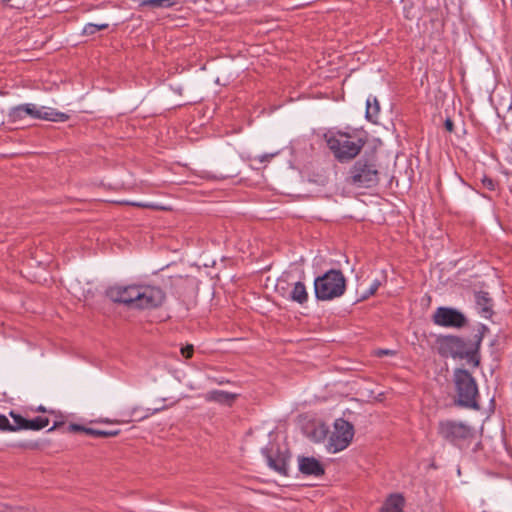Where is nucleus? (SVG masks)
I'll return each mask as SVG.
<instances>
[{"mask_svg": "<svg viewBox=\"0 0 512 512\" xmlns=\"http://www.w3.org/2000/svg\"><path fill=\"white\" fill-rule=\"evenodd\" d=\"M486 331H488L487 326L481 324L479 334L474 336L473 343L454 335L439 336L436 339L437 351L442 357L467 359L469 363L478 366L480 363L478 351Z\"/></svg>", "mask_w": 512, "mask_h": 512, "instance_id": "nucleus-1", "label": "nucleus"}, {"mask_svg": "<svg viewBox=\"0 0 512 512\" xmlns=\"http://www.w3.org/2000/svg\"><path fill=\"white\" fill-rule=\"evenodd\" d=\"M346 290V279L341 270L330 269L314 280L315 297L320 301L338 298Z\"/></svg>", "mask_w": 512, "mask_h": 512, "instance_id": "nucleus-2", "label": "nucleus"}, {"mask_svg": "<svg viewBox=\"0 0 512 512\" xmlns=\"http://www.w3.org/2000/svg\"><path fill=\"white\" fill-rule=\"evenodd\" d=\"M348 183L358 188H372L379 183V171L374 157L358 159L349 170Z\"/></svg>", "mask_w": 512, "mask_h": 512, "instance_id": "nucleus-3", "label": "nucleus"}, {"mask_svg": "<svg viewBox=\"0 0 512 512\" xmlns=\"http://www.w3.org/2000/svg\"><path fill=\"white\" fill-rule=\"evenodd\" d=\"M325 138L328 148L340 162L355 158L365 145L363 139L358 138L357 140H352L346 133L331 136L326 135Z\"/></svg>", "mask_w": 512, "mask_h": 512, "instance_id": "nucleus-4", "label": "nucleus"}, {"mask_svg": "<svg viewBox=\"0 0 512 512\" xmlns=\"http://www.w3.org/2000/svg\"><path fill=\"white\" fill-rule=\"evenodd\" d=\"M454 383L458 405L478 409V387L473 376L465 369H456L454 372Z\"/></svg>", "mask_w": 512, "mask_h": 512, "instance_id": "nucleus-5", "label": "nucleus"}, {"mask_svg": "<svg viewBox=\"0 0 512 512\" xmlns=\"http://www.w3.org/2000/svg\"><path fill=\"white\" fill-rule=\"evenodd\" d=\"M33 119H43L54 122H64L69 116L63 112H58L51 108H37L34 104H21L9 110L8 119L11 123H19L26 117Z\"/></svg>", "mask_w": 512, "mask_h": 512, "instance_id": "nucleus-6", "label": "nucleus"}, {"mask_svg": "<svg viewBox=\"0 0 512 512\" xmlns=\"http://www.w3.org/2000/svg\"><path fill=\"white\" fill-rule=\"evenodd\" d=\"M437 433L444 441L458 447L462 442L474 437L473 427L464 422L450 419L439 421Z\"/></svg>", "mask_w": 512, "mask_h": 512, "instance_id": "nucleus-7", "label": "nucleus"}, {"mask_svg": "<svg viewBox=\"0 0 512 512\" xmlns=\"http://www.w3.org/2000/svg\"><path fill=\"white\" fill-rule=\"evenodd\" d=\"M354 437L353 425L343 418H338L334 422L332 431L327 444V449L331 453H337L349 446Z\"/></svg>", "mask_w": 512, "mask_h": 512, "instance_id": "nucleus-8", "label": "nucleus"}, {"mask_svg": "<svg viewBox=\"0 0 512 512\" xmlns=\"http://www.w3.org/2000/svg\"><path fill=\"white\" fill-rule=\"evenodd\" d=\"M435 325L448 328H462L467 324L466 316L452 307H438L432 315Z\"/></svg>", "mask_w": 512, "mask_h": 512, "instance_id": "nucleus-9", "label": "nucleus"}, {"mask_svg": "<svg viewBox=\"0 0 512 512\" xmlns=\"http://www.w3.org/2000/svg\"><path fill=\"white\" fill-rule=\"evenodd\" d=\"M106 296L114 303L136 308L138 294V285H114L107 288Z\"/></svg>", "mask_w": 512, "mask_h": 512, "instance_id": "nucleus-10", "label": "nucleus"}, {"mask_svg": "<svg viewBox=\"0 0 512 512\" xmlns=\"http://www.w3.org/2000/svg\"><path fill=\"white\" fill-rule=\"evenodd\" d=\"M138 294L136 308L153 309L162 305L165 300L164 291L156 286L138 285Z\"/></svg>", "mask_w": 512, "mask_h": 512, "instance_id": "nucleus-11", "label": "nucleus"}, {"mask_svg": "<svg viewBox=\"0 0 512 512\" xmlns=\"http://www.w3.org/2000/svg\"><path fill=\"white\" fill-rule=\"evenodd\" d=\"M263 453L266 456L267 464L270 468L281 475H288V460L290 458L288 453L282 452L279 449L275 452L264 450Z\"/></svg>", "mask_w": 512, "mask_h": 512, "instance_id": "nucleus-12", "label": "nucleus"}, {"mask_svg": "<svg viewBox=\"0 0 512 512\" xmlns=\"http://www.w3.org/2000/svg\"><path fill=\"white\" fill-rule=\"evenodd\" d=\"M299 471L307 476L320 477L324 475L323 465L314 457L299 456Z\"/></svg>", "mask_w": 512, "mask_h": 512, "instance_id": "nucleus-13", "label": "nucleus"}, {"mask_svg": "<svg viewBox=\"0 0 512 512\" xmlns=\"http://www.w3.org/2000/svg\"><path fill=\"white\" fill-rule=\"evenodd\" d=\"M475 302L480 315L485 319H490L493 315V303L488 292L478 291L475 293Z\"/></svg>", "mask_w": 512, "mask_h": 512, "instance_id": "nucleus-14", "label": "nucleus"}, {"mask_svg": "<svg viewBox=\"0 0 512 512\" xmlns=\"http://www.w3.org/2000/svg\"><path fill=\"white\" fill-rule=\"evenodd\" d=\"M10 416L14 421V424H11L8 418L5 415H0L1 418L4 419L5 423L0 426L1 431H18L25 430L27 419L21 416L20 414L15 413L14 411L10 412Z\"/></svg>", "mask_w": 512, "mask_h": 512, "instance_id": "nucleus-15", "label": "nucleus"}, {"mask_svg": "<svg viewBox=\"0 0 512 512\" xmlns=\"http://www.w3.org/2000/svg\"><path fill=\"white\" fill-rule=\"evenodd\" d=\"M237 398V394H233L230 392L222 391V390H213L208 392L205 395V399L207 401L217 402L220 404L232 405V403Z\"/></svg>", "mask_w": 512, "mask_h": 512, "instance_id": "nucleus-16", "label": "nucleus"}, {"mask_svg": "<svg viewBox=\"0 0 512 512\" xmlns=\"http://www.w3.org/2000/svg\"><path fill=\"white\" fill-rule=\"evenodd\" d=\"M404 507V498L400 494H392L384 502L380 512H402Z\"/></svg>", "mask_w": 512, "mask_h": 512, "instance_id": "nucleus-17", "label": "nucleus"}, {"mask_svg": "<svg viewBox=\"0 0 512 512\" xmlns=\"http://www.w3.org/2000/svg\"><path fill=\"white\" fill-rule=\"evenodd\" d=\"M289 299L299 304H304L308 300V293L303 282L294 283L293 289L289 293Z\"/></svg>", "mask_w": 512, "mask_h": 512, "instance_id": "nucleus-18", "label": "nucleus"}, {"mask_svg": "<svg viewBox=\"0 0 512 512\" xmlns=\"http://www.w3.org/2000/svg\"><path fill=\"white\" fill-rule=\"evenodd\" d=\"M380 104L376 97H368L366 101V119L372 123H378Z\"/></svg>", "mask_w": 512, "mask_h": 512, "instance_id": "nucleus-19", "label": "nucleus"}, {"mask_svg": "<svg viewBox=\"0 0 512 512\" xmlns=\"http://www.w3.org/2000/svg\"><path fill=\"white\" fill-rule=\"evenodd\" d=\"M176 5L175 0H140L139 6H149L151 8H171Z\"/></svg>", "mask_w": 512, "mask_h": 512, "instance_id": "nucleus-20", "label": "nucleus"}, {"mask_svg": "<svg viewBox=\"0 0 512 512\" xmlns=\"http://www.w3.org/2000/svg\"><path fill=\"white\" fill-rule=\"evenodd\" d=\"M48 425H49V418L43 417V416H38L31 420L27 419L25 430L38 431V430H41V429L47 427Z\"/></svg>", "mask_w": 512, "mask_h": 512, "instance_id": "nucleus-21", "label": "nucleus"}, {"mask_svg": "<svg viewBox=\"0 0 512 512\" xmlns=\"http://www.w3.org/2000/svg\"><path fill=\"white\" fill-rule=\"evenodd\" d=\"M119 430H104V429H95L90 428V430H87V435L95 437V438H108V437H114L119 434Z\"/></svg>", "mask_w": 512, "mask_h": 512, "instance_id": "nucleus-22", "label": "nucleus"}, {"mask_svg": "<svg viewBox=\"0 0 512 512\" xmlns=\"http://www.w3.org/2000/svg\"><path fill=\"white\" fill-rule=\"evenodd\" d=\"M328 432V426L321 423L314 428L313 432L311 433V437L314 441L321 442L327 437Z\"/></svg>", "mask_w": 512, "mask_h": 512, "instance_id": "nucleus-23", "label": "nucleus"}, {"mask_svg": "<svg viewBox=\"0 0 512 512\" xmlns=\"http://www.w3.org/2000/svg\"><path fill=\"white\" fill-rule=\"evenodd\" d=\"M109 27L108 23L94 24L88 23L84 26L82 34L86 36L94 35L97 31L105 30Z\"/></svg>", "mask_w": 512, "mask_h": 512, "instance_id": "nucleus-24", "label": "nucleus"}, {"mask_svg": "<svg viewBox=\"0 0 512 512\" xmlns=\"http://www.w3.org/2000/svg\"><path fill=\"white\" fill-rule=\"evenodd\" d=\"M481 183L489 191H494L496 189V186H497V182L494 179H492V178H490V177H488L486 175H484L482 177Z\"/></svg>", "mask_w": 512, "mask_h": 512, "instance_id": "nucleus-25", "label": "nucleus"}, {"mask_svg": "<svg viewBox=\"0 0 512 512\" xmlns=\"http://www.w3.org/2000/svg\"><path fill=\"white\" fill-rule=\"evenodd\" d=\"M379 286H380V281L375 280V281L372 283V285L370 286V288H369V290L367 291V293H365V294L363 295V297H362V298H363V299H366V298H368L369 296L374 295V294L376 293V291L378 290Z\"/></svg>", "mask_w": 512, "mask_h": 512, "instance_id": "nucleus-26", "label": "nucleus"}, {"mask_svg": "<svg viewBox=\"0 0 512 512\" xmlns=\"http://www.w3.org/2000/svg\"><path fill=\"white\" fill-rule=\"evenodd\" d=\"M87 430H90V428L79 425V424L72 423L68 426L69 432H84L85 434H87Z\"/></svg>", "mask_w": 512, "mask_h": 512, "instance_id": "nucleus-27", "label": "nucleus"}, {"mask_svg": "<svg viewBox=\"0 0 512 512\" xmlns=\"http://www.w3.org/2000/svg\"><path fill=\"white\" fill-rule=\"evenodd\" d=\"M193 353H194L193 345H186L185 347L181 348V354L186 359H190L193 356Z\"/></svg>", "mask_w": 512, "mask_h": 512, "instance_id": "nucleus-28", "label": "nucleus"}, {"mask_svg": "<svg viewBox=\"0 0 512 512\" xmlns=\"http://www.w3.org/2000/svg\"><path fill=\"white\" fill-rule=\"evenodd\" d=\"M288 285V282L285 279H283V277H281L276 284V290L282 291V295H284L285 291L288 288Z\"/></svg>", "mask_w": 512, "mask_h": 512, "instance_id": "nucleus-29", "label": "nucleus"}, {"mask_svg": "<svg viewBox=\"0 0 512 512\" xmlns=\"http://www.w3.org/2000/svg\"><path fill=\"white\" fill-rule=\"evenodd\" d=\"M376 356L382 357V356H393L395 355V351L389 350V349H379L375 353Z\"/></svg>", "mask_w": 512, "mask_h": 512, "instance_id": "nucleus-30", "label": "nucleus"}, {"mask_svg": "<svg viewBox=\"0 0 512 512\" xmlns=\"http://www.w3.org/2000/svg\"><path fill=\"white\" fill-rule=\"evenodd\" d=\"M444 127L448 132L454 131V123L450 118H447L444 122Z\"/></svg>", "mask_w": 512, "mask_h": 512, "instance_id": "nucleus-31", "label": "nucleus"}, {"mask_svg": "<svg viewBox=\"0 0 512 512\" xmlns=\"http://www.w3.org/2000/svg\"><path fill=\"white\" fill-rule=\"evenodd\" d=\"M132 205L142 208H149V209H158L159 207L153 204L148 203H132Z\"/></svg>", "mask_w": 512, "mask_h": 512, "instance_id": "nucleus-32", "label": "nucleus"}, {"mask_svg": "<svg viewBox=\"0 0 512 512\" xmlns=\"http://www.w3.org/2000/svg\"><path fill=\"white\" fill-rule=\"evenodd\" d=\"M203 177H204V178H207V179H215V180H222V179H225V178H226V176H220V177H218V176H216V175H212V174H210V173H208V172H207Z\"/></svg>", "mask_w": 512, "mask_h": 512, "instance_id": "nucleus-33", "label": "nucleus"}, {"mask_svg": "<svg viewBox=\"0 0 512 512\" xmlns=\"http://www.w3.org/2000/svg\"><path fill=\"white\" fill-rule=\"evenodd\" d=\"M273 156H274L273 154H264L260 157V161L261 162L269 161V159L272 158Z\"/></svg>", "mask_w": 512, "mask_h": 512, "instance_id": "nucleus-34", "label": "nucleus"}, {"mask_svg": "<svg viewBox=\"0 0 512 512\" xmlns=\"http://www.w3.org/2000/svg\"><path fill=\"white\" fill-rule=\"evenodd\" d=\"M36 411H38V412H45V411H46V409H45V407H43V406H39V407L36 409Z\"/></svg>", "mask_w": 512, "mask_h": 512, "instance_id": "nucleus-35", "label": "nucleus"}, {"mask_svg": "<svg viewBox=\"0 0 512 512\" xmlns=\"http://www.w3.org/2000/svg\"><path fill=\"white\" fill-rule=\"evenodd\" d=\"M58 426H59L58 423H54V425L49 429V431L56 429Z\"/></svg>", "mask_w": 512, "mask_h": 512, "instance_id": "nucleus-36", "label": "nucleus"}, {"mask_svg": "<svg viewBox=\"0 0 512 512\" xmlns=\"http://www.w3.org/2000/svg\"><path fill=\"white\" fill-rule=\"evenodd\" d=\"M5 423L4 419L0 417V426Z\"/></svg>", "mask_w": 512, "mask_h": 512, "instance_id": "nucleus-37", "label": "nucleus"}]
</instances>
